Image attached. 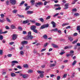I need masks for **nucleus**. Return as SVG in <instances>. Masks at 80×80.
Masks as SVG:
<instances>
[{
	"label": "nucleus",
	"instance_id": "obj_34",
	"mask_svg": "<svg viewBox=\"0 0 80 80\" xmlns=\"http://www.w3.org/2000/svg\"><path fill=\"white\" fill-rule=\"evenodd\" d=\"M3 52L2 50H0V55H3Z\"/></svg>",
	"mask_w": 80,
	"mask_h": 80
},
{
	"label": "nucleus",
	"instance_id": "obj_47",
	"mask_svg": "<svg viewBox=\"0 0 80 80\" xmlns=\"http://www.w3.org/2000/svg\"><path fill=\"white\" fill-rule=\"evenodd\" d=\"M38 51L37 50H34L33 51V53H34V54H35L36 53L37 54V53H38Z\"/></svg>",
	"mask_w": 80,
	"mask_h": 80
},
{
	"label": "nucleus",
	"instance_id": "obj_21",
	"mask_svg": "<svg viewBox=\"0 0 80 80\" xmlns=\"http://www.w3.org/2000/svg\"><path fill=\"white\" fill-rule=\"evenodd\" d=\"M35 0H32L31 1V2L32 5H34V4H35Z\"/></svg>",
	"mask_w": 80,
	"mask_h": 80
},
{
	"label": "nucleus",
	"instance_id": "obj_44",
	"mask_svg": "<svg viewBox=\"0 0 80 80\" xmlns=\"http://www.w3.org/2000/svg\"><path fill=\"white\" fill-rule=\"evenodd\" d=\"M30 8V6H27L26 8V9H25V10L26 11H27V10H28Z\"/></svg>",
	"mask_w": 80,
	"mask_h": 80
},
{
	"label": "nucleus",
	"instance_id": "obj_60",
	"mask_svg": "<svg viewBox=\"0 0 80 80\" xmlns=\"http://www.w3.org/2000/svg\"><path fill=\"white\" fill-rule=\"evenodd\" d=\"M50 17H51L50 16L47 17L46 18V20H49V19L50 18Z\"/></svg>",
	"mask_w": 80,
	"mask_h": 80
},
{
	"label": "nucleus",
	"instance_id": "obj_16",
	"mask_svg": "<svg viewBox=\"0 0 80 80\" xmlns=\"http://www.w3.org/2000/svg\"><path fill=\"white\" fill-rule=\"evenodd\" d=\"M56 65V64L53 63V64H51L50 65V67H55Z\"/></svg>",
	"mask_w": 80,
	"mask_h": 80
},
{
	"label": "nucleus",
	"instance_id": "obj_36",
	"mask_svg": "<svg viewBox=\"0 0 80 80\" xmlns=\"http://www.w3.org/2000/svg\"><path fill=\"white\" fill-rule=\"evenodd\" d=\"M45 26L44 24L40 28V29H43V28H45Z\"/></svg>",
	"mask_w": 80,
	"mask_h": 80
},
{
	"label": "nucleus",
	"instance_id": "obj_15",
	"mask_svg": "<svg viewBox=\"0 0 80 80\" xmlns=\"http://www.w3.org/2000/svg\"><path fill=\"white\" fill-rule=\"evenodd\" d=\"M33 72V70H32L31 69L28 70V73H32Z\"/></svg>",
	"mask_w": 80,
	"mask_h": 80
},
{
	"label": "nucleus",
	"instance_id": "obj_20",
	"mask_svg": "<svg viewBox=\"0 0 80 80\" xmlns=\"http://www.w3.org/2000/svg\"><path fill=\"white\" fill-rule=\"evenodd\" d=\"M18 12V10H16V9H14L13 11H12V13H15V14H16L17 12Z\"/></svg>",
	"mask_w": 80,
	"mask_h": 80
},
{
	"label": "nucleus",
	"instance_id": "obj_51",
	"mask_svg": "<svg viewBox=\"0 0 80 80\" xmlns=\"http://www.w3.org/2000/svg\"><path fill=\"white\" fill-rule=\"evenodd\" d=\"M5 28L7 30H8V29H10L9 27H8V26H6L5 27Z\"/></svg>",
	"mask_w": 80,
	"mask_h": 80
},
{
	"label": "nucleus",
	"instance_id": "obj_19",
	"mask_svg": "<svg viewBox=\"0 0 80 80\" xmlns=\"http://www.w3.org/2000/svg\"><path fill=\"white\" fill-rule=\"evenodd\" d=\"M68 39L70 41V42H72V40H73V38H72L70 37H68Z\"/></svg>",
	"mask_w": 80,
	"mask_h": 80
},
{
	"label": "nucleus",
	"instance_id": "obj_6",
	"mask_svg": "<svg viewBox=\"0 0 80 80\" xmlns=\"http://www.w3.org/2000/svg\"><path fill=\"white\" fill-rule=\"evenodd\" d=\"M28 43V42L25 41H22L21 42V44L22 45V46H23L24 45H26Z\"/></svg>",
	"mask_w": 80,
	"mask_h": 80
},
{
	"label": "nucleus",
	"instance_id": "obj_63",
	"mask_svg": "<svg viewBox=\"0 0 80 80\" xmlns=\"http://www.w3.org/2000/svg\"><path fill=\"white\" fill-rule=\"evenodd\" d=\"M22 33H23V34H24V35L26 34H27V32H26L25 31H23L22 32Z\"/></svg>",
	"mask_w": 80,
	"mask_h": 80
},
{
	"label": "nucleus",
	"instance_id": "obj_10",
	"mask_svg": "<svg viewBox=\"0 0 80 80\" xmlns=\"http://www.w3.org/2000/svg\"><path fill=\"white\" fill-rule=\"evenodd\" d=\"M10 28L11 29H16L17 28L15 27V26L13 24H12L10 26Z\"/></svg>",
	"mask_w": 80,
	"mask_h": 80
},
{
	"label": "nucleus",
	"instance_id": "obj_43",
	"mask_svg": "<svg viewBox=\"0 0 80 80\" xmlns=\"http://www.w3.org/2000/svg\"><path fill=\"white\" fill-rule=\"evenodd\" d=\"M7 56L8 57H12V54H8Z\"/></svg>",
	"mask_w": 80,
	"mask_h": 80
},
{
	"label": "nucleus",
	"instance_id": "obj_24",
	"mask_svg": "<svg viewBox=\"0 0 80 80\" xmlns=\"http://www.w3.org/2000/svg\"><path fill=\"white\" fill-rule=\"evenodd\" d=\"M18 16L19 17H20V18H25V16L24 15H18Z\"/></svg>",
	"mask_w": 80,
	"mask_h": 80
},
{
	"label": "nucleus",
	"instance_id": "obj_7",
	"mask_svg": "<svg viewBox=\"0 0 80 80\" xmlns=\"http://www.w3.org/2000/svg\"><path fill=\"white\" fill-rule=\"evenodd\" d=\"M21 77H22L23 78H27L28 77V76L25 74H21L20 75Z\"/></svg>",
	"mask_w": 80,
	"mask_h": 80
},
{
	"label": "nucleus",
	"instance_id": "obj_37",
	"mask_svg": "<svg viewBox=\"0 0 80 80\" xmlns=\"http://www.w3.org/2000/svg\"><path fill=\"white\" fill-rule=\"evenodd\" d=\"M39 20H40V21H41V22H43L44 21V20L43 18H39Z\"/></svg>",
	"mask_w": 80,
	"mask_h": 80
},
{
	"label": "nucleus",
	"instance_id": "obj_54",
	"mask_svg": "<svg viewBox=\"0 0 80 80\" xmlns=\"http://www.w3.org/2000/svg\"><path fill=\"white\" fill-rule=\"evenodd\" d=\"M68 48H69V47H68V46L65 47L64 48V50H67V49H68Z\"/></svg>",
	"mask_w": 80,
	"mask_h": 80
},
{
	"label": "nucleus",
	"instance_id": "obj_9",
	"mask_svg": "<svg viewBox=\"0 0 80 80\" xmlns=\"http://www.w3.org/2000/svg\"><path fill=\"white\" fill-rule=\"evenodd\" d=\"M42 3L41 2H37L36 3L35 6H36V7H38V5L40 6V5H42Z\"/></svg>",
	"mask_w": 80,
	"mask_h": 80
},
{
	"label": "nucleus",
	"instance_id": "obj_49",
	"mask_svg": "<svg viewBox=\"0 0 80 80\" xmlns=\"http://www.w3.org/2000/svg\"><path fill=\"white\" fill-rule=\"evenodd\" d=\"M58 15H59V13H57L56 14H55L53 16V17H57V16H58Z\"/></svg>",
	"mask_w": 80,
	"mask_h": 80
},
{
	"label": "nucleus",
	"instance_id": "obj_32",
	"mask_svg": "<svg viewBox=\"0 0 80 80\" xmlns=\"http://www.w3.org/2000/svg\"><path fill=\"white\" fill-rule=\"evenodd\" d=\"M72 11L73 12H76L77 11V9L76 8H74L72 9Z\"/></svg>",
	"mask_w": 80,
	"mask_h": 80
},
{
	"label": "nucleus",
	"instance_id": "obj_45",
	"mask_svg": "<svg viewBox=\"0 0 80 80\" xmlns=\"http://www.w3.org/2000/svg\"><path fill=\"white\" fill-rule=\"evenodd\" d=\"M0 16L1 18H4L5 17V15L3 14H0Z\"/></svg>",
	"mask_w": 80,
	"mask_h": 80
},
{
	"label": "nucleus",
	"instance_id": "obj_2",
	"mask_svg": "<svg viewBox=\"0 0 80 80\" xmlns=\"http://www.w3.org/2000/svg\"><path fill=\"white\" fill-rule=\"evenodd\" d=\"M37 72L38 73L40 74V77L41 78H43V77H44V74H43V73H44V72L42 71H38Z\"/></svg>",
	"mask_w": 80,
	"mask_h": 80
},
{
	"label": "nucleus",
	"instance_id": "obj_26",
	"mask_svg": "<svg viewBox=\"0 0 80 80\" xmlns=\"http://www.w3.org/2000/svg\"><path fill=\"white\" fill-rule=\"evenodd\" d=\"M11 77H15L16 76V75L14 73H12L11 74Z\"/></svg>",
	"mask_w": 80,
	"mask_h": 80
},
{
	"label": "nucleus",
	"instance_id": "obj_50",
	"mask_svg": "<svg viewBox=\"0 0 80 80\" xmlns=\"http://www.w3.org/2000/svg\"><path fill=\"white\" fill-rule=\"evenodd\" d=\"M17 68H19V69H22V67L19 65H18L17 66Z\"/></svg>",
	"mask_w": 80,
	"mask_h": 80
},
{
	"label": "nucleus",
	"instance_id": "obj_13",
	"mask_svg": "<svg viewBox=\"0 0 80 80\" xmlns=\"http://www.w3.org/2000/svg\"><path fill=\"white\" fill-rule=\"evenodd\" d=\"M33 13V12L30 11H28L27 12V13L28 14H32Z\"/></svg>",
	"mask_w": 80,
	"mask_h": 80
},
{
	"label": "nucleus",
	"instance_id": "obj_62",
	"mask_svg": "<svg viewBox=\"0 0 80 80\" xmlns=\"http://www.w3.org/2000/svg\"><path fill=\"white\" fill-rule=\"evenodd\" d=\"M54 6H55V7H60V5H59V4H55Z\"/></svg>",
	"mask_w": 80,
	"mask_h": 80
},
{
	"label": "nucleus",
	"instance_id": "obj_35",
	"mask_svg": "<svg viewBox=\"0 0 80 80\" xmlns=\"http://www.w3.org/2000/svg\"><path fill=\"white\" fill-rule=\"evenodd\" d=\"M69 25V23H64L62 25V26L63 27H64V26H65V25Z\"/></svg>",
	"mask_w": 80,
	"mask_h": 80
},
{
	"label": "nucleus",
	"instance_id": "obj_27",
	"mask_svg": "<svg viewBox=\"0 0 80 80\" xmlns=\"http://www.w3.org/2000/svg\"><path fill=\"white\" fill-rule=\"evenodd\" d=\"M51 31H53V32H57V31H58V29L57 28H56L52 29Z\"/></svg>",
	"mask_w": 80,
	"mask_h": 80
},
{
	"label": "nucleus",
	"instance_id": "obj_12",
	"mask_svg": "<svg viewBox=\"0 0 80 80\" xmlns=\"http://www.w3.org/2000/svg\"><path fill=\"white\" fill-rule=\"evenodd\" d=\"M69 4L68 3H66L64 5V7L65 8H64V9H67L68 8V5Z\"/></svg>",
	"mask_w": 80,
	"mask_h": 80
},
{
	"label": "nucleus",
	"instance_id": "obj_23",
	"mask_svg": "<svg viewBox=\"0 0 80 80\" xmlns=\"http://www.w3.org/2000/svg\"><path fill=\"white\" fill-rule=\"evenodd\" d=\"M20 54L21 55H24V52L22 51H21L20 52Z\"/></svg>",
	"mask_w": 80,
	"mask_h": 80
},
{
	"label": "nucleus",
	"instance_id": "obj_29",
	"mask_svg": "<svg viewBox=\"0 0 80 80\" xmlns=\"http://www.w3.org/2000/svg\"><path fill=\"white\" fill-rule=\"evenodd\" d=\"M5 21V19H0V22H1L2 23H3Z\"/></svg>",
	"mask_w": 80,
	"mask_h": 80
},
{
	"label": "nucleus",
	"instance_id": "obj_58",
	"mask_svg": "<svg viewBox=\"0 0 80 80\" xmlns=\"http://www.w3.org/2000/svg\"><path fill=\"white\" fill-rule=\"evenodd\" d=\"M80 26H78L77 27V30H80Z\"/></svg>",
	"mask_w": 80,
	"mask_h": 80
},
{
	"label": "nucleus",
	"instance_id": "obj_61",
	"mask_svg": "<svg viewBox=\"0 0 80 80\" xmlns=\"http://www.w3.org/2000/svg\"><path fill=\"white\" fill-rule=\"evenodd\" d=\"M41 67L42 68H44L45 67V65H43L41 66Z\"/></svg>",
	"mask_w": 80,
	"mask_h": 80
},
{
	"label": "nucleus",
	"instance_id": "obj_53",
	"mask_svg": "<svg viewBox=\"0 0 80 80\" xmlns=\"http://www.w3.org/2000/svg\"><path fill=\"white\" fill-rule=\"evenodd\" d=\"M73 35L74 37H76V36H77V35H78V33L77 32H75L74 33Z\"/></svg>",
	"mask_w": 80,
	"mask_h": 80
},
{
	"label": "nucleus",
	"instance_id": "obj_55",
	"mask_svg": "<svg viewBox=\"0 0 80 80\" xmlns=\"http://www.w3.org/2000/svg\"><path fill=\"white\" fill-rule=\"evenodd\" d=\"M78 41V40H76L73 42H72L73 44H75V43H77V42Z\"/></svg>",
	"mask_w": 80,
	"mask_h": 80
},
{
	"label": "nucleus",
	"instance_id": "obj_30",
	"mask_svg": "<svg viewBox=\"0 0 80 80\" xmlns=\"http://www.w3.org/2000/svg\"><path fill=\"white\" fill-rule=\"evenodd\" d=\"M35 24L36 25L38 26V27H39V26H40V25H41V24L38 22L36 23Z\"/></svg>",
	"mask_w": 80,
	"mask_h": 80
},
{
	"label": "nucleus",
	"instance_id": "obj_3",
	"mask_svg": "<svg viewBox=\"0 0 80 80\" xmlns=\"http://www.w3.org/2000/svg\"><path fill=\"white\" fill-rule=\"evenodd\" d=\"M12 40H16L17 38L18 35L16 34H13L12 36Z\"/></svg>",
	"mask_w": 80,
	"mask_h": 80
},
{
	"label": "nucleus",
	"instance_id": "obj_42",
	"mask_svg": "<svg viewBox=\"0 0 80 80\" xmlns=\"http://www.w3.org/2000/svg\"><path fill=\"white\" fill-rule=\"evenodd\" d=\"M30 22H32V23H35V19H34L32 20H30Z\"/></svg>",
	"mask_w": 80,
	"mask_h": 80
},
{
	"label": "nucleus",
	"instance_id": "obj_52",
	"mask_svg": "<svg viewBox=\"0 0 80 80\" xmlns=\"http://www.w3.org/2000/svg\"><path fill=\"white\" fill-rule=\"evenodd\" d=\"M25 3V1H22L21 3H20V6H21L22 5H23V4H24Z\"/></svg>",
	"mask_w": 80,
	"mask_h": 80
},
{
	"label": "nucleus",
	"instance_id": "obj_4",
	"mask_svg": "<svg viewBox=\"0 0 80 80\" xmlns=\"http://www.w3.org/2000/svg\"><path fill=\"white\" fill-rule=\"evenodd\" d=\"M10 3L12 5H15L17 3V1L16 0H10Z\"/></svg>",
	"mask_w": 80,
	"mask_h": 80
},
{
	"label": "nucleus",
	"instance_id": "obj_22",
	"mask_svg": "<svg viewBox=\"0 0 80 80\" xmlns=\"http://www.w3.org/2000/svg\"><path fill=\"white\" fill-rule=\"evenodd\" d=\"M74 16H75V17H78L80 16V14L78 13H75L74 14Z\"/></svg>",
	"mask_w": 80,
	"mask_h": 80
},
{
	"label": "nucleus",
	"instance_id": "obj_64",
	"mask_svg": "<svg viewBox=\"0 0 80 80\" xmlns=\"http://www.w3.org/2000/svg\"><path fill=\"white\" fill-rule=\"evenodd\" d=\"M71 28V27L70 26H68L67 27H66V29H68V28Z\"/></svg>",
	"mask_w": 80,
	"mask_h": 80
},
{
	"label": "nucleus",
	"instance_id": "obj_33",
	"mask_svg": "<svg viewBox=\"0 0 80 80\" xmlns=\"http://www.w3.org/2000/svg\"><path fill=\"white\" fill-rule=\"evenodd\" d=\"M44 27L45 28H47L48 27L49 24H44Z\"/></svg>",
	"mask_w": 80,
	"mask_h": 80
},
{
	"label": "nucleus",
	"instance_id": "obj_40",
	"mask_svg": "<svg viewBox=\"0 0 80 80\" xmlns=\"http://www.w3.org/2000/svg\"><path fill=\"white\" fill-rule=\"evenodd\" d=\"M28 35L27 37H28L29 36H30L32 35V32H28Z\"/></svg>",
	"mask_w": 80,
	"mask_h": 80
},
{
	"label": "nucleus",
	"instance_id": "obj_46",
	"mask_svg": "<svg viewBox=\"0 0 80 80\" xmlns=\"http://www.w3.org/2000/svg\"><path fill=\"white\" fill-rule=\"evenodd\" d=\"M55 10H61V8L59 7L58 8H56Z\"/></svg>",
	"mask_w": 80,
	"mask_h": 80
},
{
	"label": "nucleus",
	"instance_id": "obj_59",
	"mask_svg": "<svg viewBox=\"0 0 80 80\" xmlns=\"http://www.w3.org/2000/svg\"><path fill=\"white\" fill-rule=\"evenodd\" d=\"M60 79V76H58L57 77V80H59Z\"/></svg>",
	"mask_w": 80,
	"mask_h": 80
},
{
	"label": "nucleus",
	"instance_id": "obj_11",
	"mask_svg": "<svg viewBox=\"0 0 80 80\" xmlns=\"http://www.w3.org/2000/svg\"><path fill=\"white\" fill-rule=\"evenodd\" d=\"M51 24L52 25V27L53 28H55V27H56V24L54 22L52 21L51 22Z\"/></svg>",
	"mask_w": 80,
	"mask_h": 80
},
{
	"label": "nucleus",
	"instance_id": "obj_39",
	"mask_svg": "<svg viewBox=\"0 0 80 80\" xmlns=\"http://www.w3.org/2000/svg\"><path fill=\"white\" fill-rule=\"evenodd\" d=\"M43 37L45 39H47V35L45 34L43 35Z\"/></svg>",
	"mask_w": 80,
	"mask_h": 80
},
{
	"label": "nucleus",
	"instance_id": "obj_57",
	"mask_svg": "<svg viewBox=\"0 0 80 80\" xmlns=\"http://www.w3.org/2000/svg\"><path fill=\"white\" fill-rule=\"evenodd\" d=\"M45 50H46V48H44V49H42L41 51V52H44V51H45Z\"/></svg>",
	"mask_w": 80,
	"mask_h": 80
},
{
	"label": "nucleus",
	"instance_id": "obj_25",
	"mask_svg": "<svg viewBox=\"0 0 80 80\" xmlns=\"http://www.w3.org/2000/svg\"><path fill=\"white\" fill-rule=\"evenodd\" d=\"M12 63H18V62L17 61H12Z\"/></svg>",
	"mask_w": 80,
	"mask_h": 80
},
{
	"label": "nucleus",
	"instance_id": "obj_8",
	"mask_svg": "<svg viewBox=\"0 0 80 80\" xmlns=\"http://www.w3.org/2000/svg\"><path fill=\"white\" fill-rule=\"evenodd\" d=\"M8 32V31H6L5 32H3L2 31V29L0 30V34H5V33H7Z\"/></svg>",
	"mask_w": 80,
	"mask_h": 80
},
{
	"label": "nucleus",
	"instance_id": "obj_48",
	"mask_svg": "<svg viewBox=\"0 0 80 80\" xmlns=\"http://www.w3.org/2000/svg\"><path fill=\"white\" fill-rule=\"evenodd\" d=\"M74 51H70V54H73V55H74Z\"/></svg>",
	"mask_w": 80,
	"mask_h": 80
},
{
	"label": "nucleus",
	"instance_id": "obj_41",
	"mask_svg": "<svg viewBox=\"0 0 80 80\" xmlns=\"http://www.w3.org/2000/svg\"><path fill=\"white\" fill-rule=\"evenodd\" d=\"M67 74H65L63 75V78H66V77H67Z\"/></svg>",
	"mask_w": 80,
	"mask_h": 80
},
{
	"label": "nucleus",
	"instance_id": "obj_14",
	"mask_svg": "<svg viewBox=\"0 0 80 80\" xmlns=\"http://www.w3.org/2000/svg\"><path fill=\"white\" fill-rule=\"evenodd\" d=\"M52 45L54 47V48H58V45L54 44H52Z\"/></svg>",
	"mask_w": 80,
	"mask_h": 80
},
{
	"label": "nucleus",
	"instance_id": "obj_18",
	"mask_svg": "<svg viewBox=\"0 0 80 80\" xmlns=\"http://www.w3.org/2000/svg\"><path fill=\"white\" fill-rule=\"evenodd\" d=\"M66 55L67 57H68L69 56H71V57L72 58L73 57V54H67Z\"/></svg>",
	"mask_w": 80,
	"mask_h": 80
},
{
	"label": "nucleus",
	"instance_id": "obj_28",
	"mask_svg": "<svg viewBox=\"0 0 80 80\" xmlns=\"http://www.w3.org/2000/svg\"><path fill=\"white\" fill-rule=\"evenodd\" d=\"M23 67L24 68H28V65L27 64H25L23 65Z\"/></svg>",
	"mask_w": 80,
	"mask_h": 80
},
{
	"label": "nucleus",
	"instance_id": "obj_38",
	"mask_svg": "<svg viewBox=\"0 0 80 80\" xmlns=\"http://www.w3.org/2000/svg\"><path fill=\"white\" fill-rule=\"evenodd\" d=\"M3 37L2 35H0V40H3Z\"/></svg>",
	"mask_w": 80,
	"mask_h": 80
},
{
	"label": "nucleus",
	"instance_id": "obj_31",
	"mask_svg": "<svg viewBox=\"0 0 80 80\" xmlns=\"http://www.w3.org/2000/svg\"><path fill=\"white\" fill-rule=\"evenodd\" d=\"M76 63H77V61L75 60L72 63V66H74V65H75Z\"/></svg>",
	"mask_w": 80,
	"mask_h": 80
},
{
	"label": "nucleus",
	"instance_id": "obj_17",
	"mask_svg": "<svg viewBox=\"0 0 80 80\" xmlns=\"http://www.w3.org/2000/svg\"><path fill=\"white\" fill-rule=\"evenodd\" d=\"M29 22V20H27L25 21H24L23 22V23L24 24H25L26 23H27Z\"/></svg>",
	"mask_w": 80,
	"mask_h": 80
},
{
	"label": "nucleus",
	"instance_id": "obj_5",
	"mask_svg": "<svg viewBox=\"0 0 80 80\" xmlns=\"http://www.w3.org/2000/svg\"><path fill=\"white\" fill-rule=\"evenodd\" d=\"M33 37L32 35L29 36H26L25 37V38L27 40H32V39H33Z\"/></svg>",
	"mask_w": 80,
	"mask_h": 80
},
{
	"label": "nucleus",
	"instance_id": "obj_1",
	"mask_svg": "<svg viewBox=\"0 0 80 80\" xmlns=\"http://www.w3.org/2000/svg\"><path fill=\"white\" fill-rule=\"evenodd\" d=\"M36 26L32 25L30 27L31 29L35 33H38V30L36 29Z\"/></svg>",
	"mask_w": 80,
	"mask_h": 80
},
{
	"label": "nucleus",
	"instance_id": "obj_56",
	"mask_svg": "<svg viewBox=\"0 0 80 80\" xmlns=\"http://www.w3.org/2000/svg\"><path fill=\"white\" fill-rule=\"evenodd\" d=\"M6 20L8 21V22H9L10 23V22H11V21L10 20V19H8V18H6Z\"/></svg>",
	"mask_w": 80,
	"mask_h": 80
}]
</instances>
